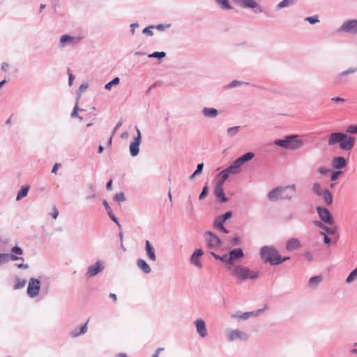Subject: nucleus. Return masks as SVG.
Instances as JSON below:
<instances>
[{"label":"nucleus","mask_w":357,"mask_h":357,"mask_svg":"<svg viewBox=\"0 0 357 357\" xmlns=\"http://www.w3.org/2000/svg\"><path fill=\"white\" fill-rule=\"evenodd\" d=\"M204 255V252L202 249H196L190 258V262L194 266L197 268L202 267V263L201 261V257Z\"/></svg>","instance_id":"4468645a"},{"label":"nucleus","mask_w":357,"mask_h":357,"mask_svg":"<svg viewBox=\"0 0 357 357\" xmlns=\"http://www.w3.org/2000/svg\"><path fill=\"white\" fill-rule=\"evenodd\" d=\"M208 192V189L207 186H204L199 196V199L202 200L206 197Z\"/></svg>","instance_id":"4d7b16f0"},{"label":"nucleus","mask_w":357,"mask_h":357,"mask_svg":"<svg viewBox=\"0 0 357 357\" xmlns=\"http://www.w3.org/2000/svg\"><path fill=\"white\" fill-rule=\"evenodd\" d=\"M196 331L201 337H206L207 336V329L205 321L202 319H197L194 322Z\"/></svg>","instance_id":"aec40b11"},{"label":"nucleus","mask_w":357,"mask_h":357,"mask_svg":"<svg viewBox=\"0 0 357 357\" xmlns=\"http://www.w3.org/2000/svg\"><path fill=\"white\" fill-rule=\"evenodd\" d=\"M135 130L137 132V136L134 137L133 142H132L129 146L130 153L131 156L135 157L139 153V145L142 142V134L138 128V127L135 126Z\"/></svg>","instance_id":"9d476101"},{"label":"nucleus","mask_w":357,"mask_h":357,"mask_svg":"<svg viewBox=\"0 0 357 357\" xmlns=\"http://www.w3.org/2000/svg\"><path fill=\"white\" fill-rule=\"evenodd\" d=\"M102 204L105 207V208L107 211L108 215L112 219V220H113L119 227H121V225L119 222L118 218L113 213L112 210L110 208V206H109L106 200H104L102 202Z\"/></svg>","instance_id":"2f4dec72"},{"label":"nucleus","mask_w":357,"mask_h":357,"mask_svg":"<svg viewBox=\"0 0 357 357\" xmlns=\"http://www.w3.org/2000/svg\"><path fill=\"white\" fill-rule=\"evenodd\" d=\"M342 174V171H336V172H333L331 176V180L333 181H336Z\"/></svg>","instance_id":"13d9d810"},{"label":"nucleus","mask_w":357,"mask_h":357,"mask_svg":"<svg viewBox=\"0 0 357 357\" xmlns=\"http://www.w3.org/2000/svg\"><path fill=\"white\" fill-rule=\"evenodd\" d=\"M29 188H30L29 185L22 186L21 189L17 192V195L16 197V200L20 201L22 198L25 197L28 194Z\"/></svg>","instance_id":"c9c22d12"},{"label":"nucleus","mask_w":357,"mask_h":357,"mask_svg":"<svg viewBox=\"0 0 357 357\" xmlns=\"http://www.w3.org/2000/svg\"><path fill=\"white\" fill-rule=\"evenodd\" d=\"M356 139L354 137L344 133L343 140L340 144V149L343 151H350L355 144Z\"/></svg>","instance_id":"2eb2a0df"},{"label":"nucleus","mask_w":357,"mask_h":357,"mask_svg":"<svg viewBox=\"0 0 357 357\" xmlns=\"http://www.w3.org/2000/svg\"><path fill=\"white\" fill-rule=\"evenodd\" d=\"M82 37L78 36L62 35L59 41V46L61 48L66 47H73L78 45L82 40Z\"/></svg>","instance_id":"39448f33"},{"label":"nucleus","mask_w":357,"mask_h":357,"mask_svg":"<svg viewBox=\"0 0 357 357\" xmlns=\"http://www.w3.org/2000/svg\"><path fill=\"white\" fill-rule=\"evenodd\" d=\"M231 242L233 245H238L241 243V238L237 236H234L231 238Z\"/></svg>","instance_id":"bf43d9fd"},{"label":"nucleus","mask_w":357,"mask_h":357,"mask_svg":"<svg viewBox=\"0 0 357 357\" xmlns=\"http://www.w3.org/2000/svg\"><path fill=\"white\" fill-rule=\"evenodd\" d=\"M202 113L204 115V116L207 119H215L219 114V112L218 109L206 107L202 109Z\"/></svg>","instance_id":"a878e982"},{"label":"nucleus","mask_w":357,"mask_h":357,"mask_svg":"<svg viewBox=\"0 0 357 357\" xmlns=\"http://www.w3.org/2000/svg\"><path fill=\"white\" fill-rule=\"evenodd\" d=\"M222 220L226 221L227 220L229 219L232 216V212L231 211H229L226 212L224 215H220Z\"/></svg>","instance_id":"680f3d73"},{"label":"nucleus","mask_w":357,"mask_h":357,"mask_svg":"<svg viewBox=\"0 0 357 357\" xmlns=\"http://www.w3.org/2000/svg\"><path fill=\"white\" fill-rule=\"evenodd\" d=\"M294 3V0H282L276 6V10H281Z\"/></svg>","instance_id":"4c0bfd02"},{"label":"nucleus","mask_w":357,"mask_h":357,"mask_svg":"<svg viewBox=\"0 0 357 357\" xmlns=\"http://www.w3.org/2000/svg\"><path fill=\"white\" fill-rule=\"evenodd\" d=\"M153 29H155L154 25H151V26H146L143 29L142 33L149 36H153Z\"/></svg>","instance_id":"8fccbe9b"},{"label":"nucleus","mask_w":357,"mask_h":357,"mask_svg":"<svg viewBox=\"0 0 357 357\" xmlns=\"http://www.w3.org/2000/svg\"><path fill=\"white\" fill-rule=\"evenodd\" d=\"M301 247L302 244L298 238H291L287 241L285 249L289 252H291L295 250L299 249Z\"/></svg>","instance_id":"5701e85b"},{"label":"nucleus","mask_w":357,"mask_h":357,"mask_svg":"<svg viewBox=\"0 0 357 357\" xmlns=\"http://www.w3.org/2000/svg\"><path fill=\"white\" fill-rule=\"evenodd\" d=\"M323 281V277L321 275L310 278L307 282V287L312 289H316L319 284Z\"/></svg>","instance_id":"bb28decb"},{"label":"nucleus","mask_w":357,"mask_h":357,"mask_svg":"<svg viewBox=\"0 0 357 357\" xmlns=\"http://www.w3.org/2000/svg\"><path fill=\"white\" fill-rule=\"evenodd\" d=\"M274 144L289 150H298L304 146V142L299 138L298 135H290L284 137V139H276Z\"/></svg>","instance_id":"7ed1b4c3"},{"label":"nucleus","mask_w":357,"mask_h":357,"mask_svg":"<svg viewBox=\"0 0 357 357\" xmlns=\"http://www.w3.org/2000/svg\"><path fill=\"white\" fill-rule=\"evenodd\" d=\"M255 157V154L252 152H248L241 157L238 158L235 160L236 163L239 165L241 167L243 165L244 163L251 160Z\"/></svg>","instance_id":"c756f323"},{"label":"nucleus","mask_w":357,"mask_h":357,"mask_svg":"<svg viewBox=\"0 0 357 357\" xmlns=\"http://www.w3.org/2000/svg\"><path fill=\"white\" fill-rule=\"evenodd\" d=\"M204 164L199 163L197 166V169L194 172V173L190 176L189 179L192 180L196 176L200 174L203 170Z\"/></svg>","instance_id":"c03bdc74"},{"label":"nucleus","mask_w":357,"mask_h":357,"mask_svg":"<svg viewBox=\"0 0 357 357\" xmlns=\"http://www.w3.org/2000/svg\"><path fill=\"white\" fill-rule=\"evenodd\" d=\"M26 284V280L24 279H21L20 278H15V282L13 287L14 289H20L23 288Z\"/></svg>","instance_id":"58836bf2"},{"label":"nucleus","mask_w":357,"mask_h":357,"mask_svg":"<svg viewBox=\"0 0 357 357\" xmlns=\"http://www.w3.org/2000/svg\"><path fill=\"white\" fill-rule=\"evenodd\" d=\"M322 195H323V199L325 201L326 204L327 205H331L333 202V198H332V195H331V193L330 192V191L326 189L324 190V192Z\"/></svg>","instance_id":"e433bc0d"},{"label":"nucleus","mask_w":357,"mask_h":357,"mask_svg":"<svg viewBox=\"0 0 357 357\" xmlns=\"http://www.w3.org/2000/svg\"><path fill=\"white\" fill-rule=\"evenodd\" d=\"M20 260L22 262L24 261L23 257H17L13 254L10 253H0V266L7 264L10 261Z\"/></svg>","instance_id":"6ab92c4d"},{"label":"nucleus","mask_w":357,"mask_h":357,"mask_svg":"<svg viewBox=\"0 0 357 357\" xmlns=\"http://www.w3.org/2000/svg\"><path fill=\"white\" fill-rule=\"evenodd\" d=\"M119 82H120V79H119V77H116L114 78L112 81L107 83L105 86V89L106 90L109 91V90H111V89L113 86L119 84Z\"/></svg>","instance_id":"79ce46f5"},{"label":"nucleus","mask_w":357,"mask_h":357,"mask_svg":"<svg viewBox=\"0 0 357 357\" xmlns=\"http://www.w3.org/2000/svg\"><path fill=\"white\" fill-rule=\"evenodd\" d=\"M347 160L342 156L335 157L332 160V166L336 169H341L347 166Z\"/></svg>","instance_id":"b1692460"},{"label":"nucleus","mask_w":357,"mask_h":357,"mask_svg":"<svg viewBox=\"0 0 357 357\" xmlns=\"http://www.w3.org/2000/svg\"><path fill=\"white\" fill-rule=\"evenodd\" d=\"M305 21L308 22L311 24H314L319 22V18L317 15H315L313 16H310V17H305Z\"/></svg>","instance_id":"49530a36"},{"label":"nucleus","mask_w":357,"mask_h":357,"mask_svg":"<svg viewBox=\"0 0 357 357\" xmlns=\"http://www.w3.org/2000/svg\"><path fill=\"white\" fill-rule=\"evenodd\" d=\"M317 211L319 214V218L324 223L330 225L334 223L333 218L331 215L330 211L326 208L318 206L317 208Z\"/></svg>","instance_id":"9b49d317"},{"label":"nucleus","mask_w":357,"mask_h":357,"mask_svg":"<svg viewBox=\"0 0 357 357\" xmlns=\"http://www.w3.org/2000/svg\"><path fill=\"white\" fill-rule=\"evenodd\" d=\"M115 200L118 202H123L126 201V197L123 192H118L115 195Z\"/></svg>","instance_id":"3c124183"},{"label":"nucleus","mask_w":357,"mask_h":357,"mask_svg":"<svg viewBox=\"0 0 357 357\" xmlns=\"http://www.w3.org/2000/svg\"><path fill=\"white\" fill-rule=\"evenodd\" d=\"M243 7L252 9L255 13L264 12L263 8L255 0H238Z\"/></svg>","instance_id":"ddd939ff"},{"label":"nucleus","mask_w":357,"mask_h":357,"mask_svg":"<svg viewBox=\"0 0 357 357\" xmlns=\"http://www.w3.org/2000/svg\"><path fill=\"white\" fill-rule=\"evenodd\" d=\"M214 194L216 197L220 199L221 202L225 203L228 201L224 192V185L215 184Z\"/></svg>","instance_id":"393cba45"},{"label":"nucleus","mask_w":357,"mask_h":357,"mask_svg":"<svg viewBox=\"0 0 357 357\" xmlns=\"http://www.w3.org/2000/svg\"><path fill=\"white\" fill-rule=\"evenodd\" d=\"M344 132H332L328 136V146H334L337 144H339V146L340 147V144L342 141L343 140Z\"/></svg>","instance_id":"a211bd4d"},{"label":"nucleus","mask_w":357,"mask_h":357,"mask_svg":"<svg viewBox=\"0 0 357 357\" xmlns=\"http://www.w3.org/2000/svg\"><path fill=\"white\" fill-rule=\"evenodd\" d=\"M214 1L222 10H231L233 8L229 0H214Z\"/></svg>","instance_id":"f704fd0d"},{"label":"nucleus","mask_w":357,"mask_h":357,"mask_svg":"<svg viewBox=\"0 0 357 357\" xmlns=\"http://www.w3.org/2000/svg\"><path fill=\"white\" fill-rule=\"evenodd\" d=\"M243 84H244L243 82H241V81H238V80H233L229 84H228L227 87V88H234V87L241 86Z\"/></svg>","instance_id":"864d4df0"},{"label":"nucleus","mask_w":357,"mask_h":357,"mask_svg":"<svg viewBox=\"0 0 357 357\" xmlns=\"http://www.w3.org/2000/svg\"><path fill=\"white\" fill-rule=\"evenodd\" d=\"M241 167L234 160L231 165L225 169L228 175H236L241 172Z\"/></svg>","instance_id":"c85d7f7f"},{"label":"nucleus","mask_w":357,"mask_h":357,"mask_svg":"<svg viewBox=\"0 0 357 357\" xmlns=\"http://www.w3.org/2000/svg\"><path fill=\"white\" fill-rule=\"evenodd\" d=\"M312 191L317 196H321L324 192V190L322 189V187L319 183H314L313 184Z\"/></svg>","instance_id":"ea45409f"},{"label":"nucleus","mask_w":357,"mask_h":357,"mask_svg":"<svg viewBox=\"0 0 357 357\" xmlns=\"http://www.w3.org/2000/svg\"><path fill=\"white\" fill-rule=\"evenodd\" d=\"M225 222V221L224 220H222V218L220 215L215 218L213 225L218 229L220 227H221L222 226H223Z\"/></svg>","instance_id":"09e8293b"},{"label":"nucleus","mask_w":357,"mask_h":357,"mask_svg":"<svg viewBox=\"0 0 357 357\" xmlns=\"http://www.w3.org/2000/svg\"><path fill=\"white\" fill-rule=\"evenodd\" d=\"M59 210L55 206L53 207L52 212L51 213L52 217L54 219H56L59 216Z\"/></svg>","instance_id":"e2e57ef3"},{"label":"nucleus","mask_w":357,"mask_h":357,"mask_svg":"<svg viewBox=\"0 0 357 357\" xmlns=\"http://www.w3.org/2000/svg\"><path fill=\"white\" fill-rule=\"evenodd\" d=\"M296 187L295 184L287 185L284 187H277L272 190H271L268 195L267 197L268 199L271 202H276L279 199H281L282 195L284 194V192H287V190H290L293 192L296 191Z\"/></svg>","instance_id":"20e7f679"},{"label":"nucleus","mask_w":357,"mask_h":357,"mask_svg":"<svg viewBox=\"0 0 357 357\" xmlns=\"http://www.w3.org/2000/svg\"><path fill=\"white\" fill-rule=\"evenodd\" d=\"M357 279V267L353 270L346 279V282L350 284Z\"/></svg>","instance_id":"a19ab883"},{"label":"nucleus","mask_w":357,"mask_h":357,"mask_svg":"<svg viewBox=\"0 0 357 357\" xmlns=\"http://www.w3.org/2000/svg\"><path fill=\"white\" fill-rule=\"evenodd\" d=\"M228 174L223 169L218 174L215 184L224 185L225 181L229 178Z\"/></svg>","instance_id":"72a5a7b5"},{"label":"nucleus","mask_w":357,"mask_h":357,"mask_svg":"<svg viewBox=\"0 0 357 357\" xmlns=\"http://www.w3.org/2000/svg\"><path fill=\"white\" fill-rule=\"evenodd\" d=\"M104 268L105 266L103 262L100 260H98L94 264L88 267L86 275L87 278L93 277L103 271Z\"/></svg>","instance_id":"f8f14e48"},{"label":"nucleus","mask_w":357,"mask_h":357,"mask_svg":"<svg viewBox=\"0 0 357 357\" xmlns=\"http://www.w3.org/2000/svg\"><path fill=\"white\" fill-rule=\"evenodd\" d=\"M136 265L145 274H149L151 272L150 266L142 259H138L136 261Z\"/></svg>","instance_id":"cd10ccee"},{"label":"nucleus","mask_w":357,"mask_h":357,"mask_svg":"<svg viewBox=\"0 0 357 357\" xmlns=\"http://www.w3.org/2000/svg\"><path fill=\"white\" fill-rule=\"evenodd\" d=\"M145 252L147 258L151 261H156L155 250L149 240L145 241Z\"/></svg>","instance_id":"412c9836"},{"label":"nucleus","mask_w":357,"mask_h":357,"mask_svg":"<svg viewBox=\"0 0 357 357\" xmlns=\"http://www.w3.org/2000/svg\"><path fill=\"white\" fill-rule=\"evenodd\" d=\"M226 337L228 342L246 341L248 335L238 329H227Z\"/></svg>","instance_id":"6e6552de"},{"label":"nucleus","mask_w":357,"mask_h":357,"mask_svg":"<svg viewBox=\"0 0 357 357\" xmlns=\"http://www.w3.org/2000/svg\"><path fill=\"white\" fill-rule=\"evenodd\" d=\"M346 132L349 134H357V125H350L346 129Z\"/></svg>","instance_id":"603ef678"},{"label":"nucleus","mask_w":357,"mask_h":357,"mask_svg":"<svg viewBox=\"0 0 357 357\" xmlns=\"http://www.w3.org/2000/svg\"><path fill=\"white\" fill-rule=\"evenodd\" d=\"M357 72V67L349 68L345 70H343L338 73L335 77V80L337 83H345L347 79V76L351 74H354Z\"/></svg>","instance_id":"dca6fc26"},{"label":"nucleus","mask_w":357,"mask_h":357,"mask_svg":"<svg viewBox=\"0 0 357 357\" xmlns=\"http://www.w3.org/2000/svg\"><path fill=\"white\" fill-rule=\"evenodd\" d=\"M320 234L324 236V243L326 245H330V243H331V238L328 236H326V234L324 231H321Z\"/></svg>","instance_id":"0e129e2a"},{"label":"nucleus","mask_w":357,"mask_h":357,"mask_svg":"<svg viewBox=\"0 0 357 357\" xmlns=\"http://www.w3.org/2000/svg\"><path fill=\"white\" fill-rule=\"evenodd\" d=\"M240 129V126H234L227 128V133L229 137L235 136Z\"/></svg>","instance_id":"a18cd8bd"},{"label":"nucleus","mask_w":357,"mask_h":357,"mask_svg":"<svg viewBox=\"0 0 357 357\" xmlns=\"http://www.w3.org/2000/svg\"><path fill=\"white\" fill-rule=\"evenodd\" d=\"M87 331V322L82 325L79 329L75 328L70 332V335L73 337H77L80 335L86 333Z\"/></svg>","instance_id":"473e14b6"},{"label":"nucleus","mask_w":357,"mask_h":357,"mask_svg":"<svg viewBox=\"0 0 357 357\" xmlns=\"http://www.w3.org/2000/svg\"><path fill=\"white\" fill-rule=\"evenodd\" d=\"M318 172L322 175H326L329 172V170L324 167H320L318 169Z\"/></svg>","instance_id":"338daca9"},{"label":"nucleus","mask_w":357,"mask_h":357,"mask_svg":"<svg viewBox=\"0 0 357 357\" xmlns=\"http://www.w3.org/2000/svg\"><path fill=\"white\" fill-rule=\"evenodd\" d=\"M260 257L264 263L279 265L289 259V257H282L278 250L272 246H263L260 250Z\"/></svg>","instance_id":"f257e3e1"},{"label":"nucleus","mask_w":357,"mask_h":357,"mask_svg":"<svg viewBox=\"0 0 357 357\" xmlns=\"http://www.w3.org/2000/svg\"><path fill=\"white\" fill-rule=\"evenodd\" d=\"M262 311V310H258L256 312H247L243 313L238 312L236 314H231V317L232 319L237 320H247L252 317L257 316Z\"/></svg>","instance_id":"f3484780"},{"label":"nucleus","mask_w":357,"mask_h":357,"mask_svg":"<svg viewBox=\"0 0 357 357\" xmlns=\"http://www.w3.org/2000/svg\"><path fill=\"white\" fill-rule=\"evenodd\" d=\"M338 32L355 35L357 33V19H349L343 22Z\"/></svg>","instance_id":"423d86ee"},{"label":"nucleus","mask_w":357,"mask_h":357,"mask_svg":"<svg viewBox=\"0 0 357 357\" xmlns=\"http://www.w3.org/2000/svg\"><path fill=\"white\" fill-rule=\"evenodd\" d=\"M229 265L232 266L234 261L243 258L244 254L241 248H235L229 252Z\"/></svg>","instance_id":"4be33fe9"},{"label":"nucleus","mask_w":357,"mask_h":357,"mask_svg":"<svg viewBox=\"0 0 357 357\" xmlns=\"http://www.w3.org/2000/svg\"><path fill=\"white\" fill-rule=\"evenodd\" d=\"M231 271V275L235 277L238 282H241L247 280H256L259 276V271L251 270L242 265H236L233 268H228Z\"/></svg>","instance_id":"f03ea898"},{"label":"nucleus","mask_w":357,"mask_h":357,"mask_svg":"<svg viewBox=\"0 0 357 357\" xmlns=\"http://www.w3.org/2000/svg\"><path fill=\"white\" fill-rule=\"evenodd\" d=\"M41 282L39 279L31 278L27 287V294L30 298H35L39 294Z\"/></svg>","instance_id":"1a4fd4ad"},{"label":"nucleus","mask_w":357,"mask_h":357,"mask_svg":"<svg viewBox=\"0 0 357 357\" xmlns=\"http://www.w3.org/2000/svg\"><path fill=\"white\" fill-rule=\"evenodd\" d=\"M204 238L208 248L211 250H217L221 245V241L219 237L212 231H206Z\"/></svg>","instance_id":"0eeeda50"},{"label":"nucleus","mask_w":357,"mask_h":357,"mask_svg":"<svg viewBox=\"0 0 357 357\" xmlns=\"http://www.w3.org/2000/svg\"><path fill=\"white\" fill-rule=\"evenodd\" d=\"M331 101L337 103H344L346 102V99L340 97H333L331 99Z\"/></svg>","instance_id":"052dcab7"},{"label":"nucleus","mask_w":357,"mask_h":357,"mask_svg":"<svg viewBox=\"0 0 357 357\" xmlns=\"http://www.w3.org/2000/svg\"><path fill=\"white\" fill-rule=\"evenodd\" d=\"M314 225L324 231V233L328 234L329 235H333L335 234L336 229L335 228H331L325 225L322 222L316 220L313 222Z\"/></svg>","instance_id":"7c9ffc66"},{"label":"nucleus","mask_w":357,"mask_h":357,"mask_svg":"<svg viewBox=\"0 0 357 357\" xmlns=\"http://www.w3.org/2000/svg\"><path fill=\"white\" fill-rule=\"evenodd\" d=\"M304 256L310 261L313 260V255L310 252H305Z\"/></svg>","instance_id":"774afa93"},{"label":"nucleus","mask_w":357,"mask_h":357,"mask_svg":"<svg viewBox=\"0 0 357 357\" xmlns=\"http://www.w3.org/2000/svg\"><path fill=\"white\" fill-rule=\"evenodd\" d=\"M166 56V53L165 52H154L153 53L149 54V58H158L162 59Z\"/></svg>","instance_id":"de8ad7c7"},{"label":"nucleus","mask_w":357,"mask_h":357,"mask_svg":"<svg viewBox=\"0 0 357 357\" xmlns=\"http://www.w3.org/2000/svg\"><path fill=\"white\" fill-rule=\"evenodd\" d=\"M171 26L170 24H159L155 26V29H156L158 31H162L165 30L166 29H168Z\"/></svg>","instance_id":"5fc2aeb1"},{"label":"nucleus","mask_w":357,"mask_h":357,"mask_svg":"<svg viewBox=\"0 0 357 357\" xmlns=\"http://www.w3.org/2000/svg\"><path fill=\"white\" fill-rule=\"evenodd\" d=\"M78 100H79V98H77V101H76V103L74 106V108L71 112V114H70V116L71 118H78L80 120H82V117L80 116L77 112L79 110V107H78Z\"/></svg>","instance_id":"37998d69"},{"label":"nucleus","mask_w":357,"mask_h":357,"mask_svg":"<svg viewBox=\"0 0 357 357\" xmlns=\"http://www.w3.org/2000/svg\"><path fill=\"white\" fill-rule=\"evenodd\" d=\"M11 252L13 254L17 255H22L23 254V250L19 246H15L11 249Z\"/></svg>","instance_id":"6e6d98bb"},{"label":"nucleus","mask_w":357,"mask_h":357,"mask_svg":"<svg viewBox=\"0 0 357 357\" xmlns=\"http://www.w3.org/2000/svg\"><path fill=\"white\" fill-rule=\"evenodd\" d=\"M130 33L132 35H134L135 33V29L139 26V24L137 22L132 23L130 24Z\"/></svg>","instance_id":"69168bd1"}]
</instances>
